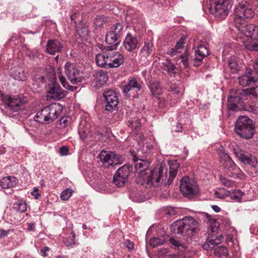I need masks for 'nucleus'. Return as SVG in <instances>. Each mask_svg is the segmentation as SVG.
<instances>
[{"instance_id": "f257e3e1", "label": "nucleus", "mask_w": 258, "mask_h": 258, "mask_svg": "<svg viewBox=\"0 0 258 258\" xmlns=\"http://www.w3.org/2000/svg\"><path fill=\"white\" fill-rule=\"evenodd\" d=\"M136 169L139 172L138 182L146 186H157L162 176L164 168L162 166L155 168L152 171L149 169L150 162L147 160L138 159L134 156Z\"/></svg>"}, {"instance_id": "f03ea898", "label": "nucleus", "mask_w": 258, "mask_h": 258, "mask_svg": "<svg viewBox=\"0 0 258 258\" xmlns=\"http://www.w3.org/2000/svg\"><path fill=\"white\" fill-rule=\"evenodd\" d=\"M171 228L172 231L186 238L191 237L200 230L199 222L190 216L175 221Z\"/></svg>"}, {"instance_id": "7ed1b4c3", "label": "nucleus", "mask_w": 258, "mask_h": 258, "mask_svg": "<svg viewBox=\"0 0 258 258\" xmlns=\"http://www.w3.org/2000/svg\"><path fill=\"white\" fill-rule=\"evenodd\" d=\"M3 101L5 106L4 113L9 117H14L24 109L27 101L24 97L19 95H6L3 97Z\"/></svg>"}, {"instance_id": "20e7f679", "label": "nucleus", "mask_w": 258, "mask_h": 258, "mask_svg": "<svg viewBox=\"0 0 258 258\" xmlns=\"http://www.w3.org/2000/svg\"><path fill=\"white\" fill-rule=\"evenodd\" d=\"M60 108L59 103H51L38 111L34 117V119L42 124L51 122L57 118Z\"/></svg>"}, {"instance_id": "39448f33", "label": "nucleus", "mask_w": 258, "mask_h": 258, "mask_svg": "<svg viewBox=\"0 0 258 258\" xmlns=\"http://www.w3.org/2000/svg\"><path fill=\"white\" fill-rule=\"evenodd\" d=\"M253 15V12L248 2L245 0L239 2L234 8L233 14V19L236 27L237 25H242L246 19L251 18Z\"/></svg>"}, {"instance_id": "423d86ee", "label": "nucleus", "mask_w": 258, "mask_h": 258, "mask_svg": "<svg viewBox=\"0 0 258 258\" xmlns=\"http://www.w3.org/2000/svg\"><path fill=\"white\" fill-rule=\"evenodd\" d=\"M207 6L210 13L220 20L227 17L230 8L228 0H208Z\"/></svg>"}, {"instance_id": "0eeeda50", "label": "nucleus", "mask_w": 258, "mask_h": 258, "mask_svg": "<svg viewBox=\"0 0 258 258\" xmlns=\"http://www.w3.org/2000/svg\"><path fill=\"white\" fill-rule=\"evenodd\" d=\"M254 128L253 121L246 116H240L235 123V132L240 137L246 139H250L253 137Z\"/></svg>"}, {"instance_id": "6e6552de", "label": "nucleus", "mask_w": 258, "mask_h": 258, "mask_svg": "<svg viewBox=\"0 0 258 258\" xmlns=\"http://www.w3.org/2000/svg\"><path fill=\"white\" fill-rule=\"evenodd\" d=\"M221 165L225 169L227 174L232 177H239L242 172L240 169L236 166L230 156L223 150L218 151Z\"/></svg>"}, {"instance_id": "1a4fd4ad", "label": "nucleus", "mask_w": 258, "mask_h": 258, "mask_svg": "<svg viewBox=\"0 0 258 258\" xmlns=\"http://www.w3.org/2000/svg\"><path fill=\"white\" fill-rule=\"evenodd\" d=\"M98 157L102 162L103 166L108 168L110 166L119 165L122 163L123 158L119 154H115L112 152L102 150L98 155Z\"/></svg>"}, {"instance_id": "9d476101", "label": "nucleus", "mask_w": 258, "mask_h": 258, "mask_svg": "<svg viewBox=\"0 0 258 258\" xmlns=\"http://www.w3.org/2000/svg\"><path fill=\"white\" fill-rule=\"evenodd\" d=\"M180 190L184 197H191L198 193L199 187L195 180L184 176L181 179Z\"/></svg>"}, {"instance_id": "9b49d317", "label": "nucleus", "mask_w": 258, "mask_h": 258, "mask_svg": "<svg viewBox=\"0 0 258 258\" xmlns=\"http://www.w3.org/2000/svg\"><path fill=\"white\" fill-rule=\"evenodd\" d=\"M64 70L65 73L72 84H76L82 81L83 76L77 64L68 62L65 64Z\"/></svg>"}, {"instance_id": "f8f14e48", "label": "nucleus", "mask_w": 258, "mask_h": 258, "mask_svg": "<svg viewBox=\"0 0 258 258\" xmlns=\"http://www.w3.org/2000/svg\"><path fill=\"white\" fill-rule=\"evenodd\" d=\"M103 97L106 105L105 109L107 111L116 110L118 104V97L116 92L112 90H108L104 92Z\"/></svg>"}, {"instance_id": "ddd939ff", "label": "nucleus", "mask_w": 258, "mask_h": 258, "mask_svg": "<svg viewBox=\"0 0 258 258\" xmlns=\"http://www.w3.org/2000/svg\"><path fill=\"white\" fill-rule=\"evenodd\" d=\"M48 96L52 99L60 100L66 96V91L62 89L60 86L56 83L55 77H53L50 80Z\"/></svg>"}, {"instance_id": "4468645a", "label": "nucleus", "mask_w": 258, "mask_h": 258, "mask_svg": "<svg viewBox=\"0 0 258 258\" xmlns=\"http://www.w3.org/2000/svg\"><path fill=\"white\" fill-rule=\"evenodd\" d=\"M130 172V169L128 166L124 165L119 168L113 176V183L119 187L123 186L128 179Z\"/></svg>"}, {"instance_id": "2eb2a0df", "label": "nucleus", "mask_w": 258, "mask_h": 258, "mask_svg": "<svg viewBox=\"0 0 258 258\" xmlns=\"http://www.w3.org/2000/svg\"><path fill=\"white\" fill-rule=\"evenodd\" d=\"M169 164L170 170L168 177L167 178V169L162 167L164 168V171L162 175V176L161 178L162 181H164V184L166 185H169L172 183L173 179L176 176L177 169L179 167V166L176 161H171L169 163Z\"/></svg>"}, {"instance_id": "dca6fc26", "label": "nucleus", "mask_w": 258, "mask_h": 258, "mask_svg": "<svg viewBox=\"0 0 258 258\" xmlns=\"http://www.w3.org/2000/svg\"><path fill=\"white\" fill-rule=\"evenodd\" d=\"M239 84L246 87L254 84L257 80L255 72L251 69H247L244 75L238 78Z\"/></svg>"}, {"instance_id": "f3484780", "label": "nucleus", "mask_w": 258, "mask_h": 258, "mask_svg": "<svg viewBox=\"0 0 258 258\" xmlns=\"http://www.w3.org/2000/svg\"><path fill=\"white\" fill-rule=\"evenodd\" d=\"M234 154L241 162L247 164L253 167H256L257 161L256 157L252 155H246L244 151L239 148L234 149Z\"/></svg>"}, {"instance_id": "a211bd4d", "label": "nucleus", "mask_w": 258, "mask_h": 258, "mask_svg": "<svg viewBox=\"0 0 258 258\" xmlns=\"http://www.w3.org/2000/svg\"><path fill=\"white\" fill-rule=\"evenodd\" d=\"M237 29L241 33L246 37L251 38L253 40L258 39V26L253 24H248L245 26H238Z\"/></svg>"}, {"instance_id": "6ab92c4d", "label": "nucleus", "mask_w": 258, "mask_h": 258, "mask_svg": "<svg viewBox=\"0 0 258 258\" xmlns=\"http://www.w3.org/2000/svg\"><path fill=\"white\" fill-rule=\"evenodd\" d=\"M242 90H237L236 92L233 95H231L227 99L228 106L229 109L236 110L239 106L242 105V96L244 95L242 92L239 93V91Z\"/></svg>"}, {"instance_id": "aec40b11", "label": "nucleus", "mask_w": 258, "mask_h": 258, "mask_svg": "<svg viewBox=\"0 0 258 258\" xmlns=\"http://www.w3.org/2000/svg\"><path fill=\"white\" fill-rule=\"evenodd\" d=\"M141 85L136 79L133 78L130 80L122 88V91L127 97L131 96L132 94L137 93L140 91Z\"/></svg>"}, {"instance_id": "412c9836", "label": "nucleus", "mask_w": 258, "mask_h": 258, "mask_svg": "<svg viewBox=\"0 0 258 258\" xmlns=\"http://www.w3.org/2000/svg\"><path fill=\"white\" fill-rule=\"evenodd\" d=\"M123 62L124 57L120 53L109 50L108 69L117 68L122 64Z\"/></svg>"}, {"instance_id": "4be33fe9", "label": "nucleus", "mask_w": 258, "mask_h": 258, "mask_svg": "<svg viewBox=\"0 0 258 258\" xmlns=\"http://www.w3.org/2000/svg\"><path fill=\"white\" fill-rule=\"evenodd\" d=\"M120 38L116 35L112 31L109 30L106 34L105 41L110 46L104 47L101 48L102 50L106 49L107 50H113L116 49L119 44V39Z\"/></svg>"}, {"instance_id": "5701e85b", "label": "nucleus", "mask_w": 258, "mask_h": 258, "mask_svg": "<svg viewBox=\"0 0 258 258\" xmlns=\"http://www.w3.org/2000/svg\"><path fill=\"white\" fill-rule=\"evenodd\" d=\"M208 54L209 52L206 47L203 45H199L195 50L194 65L196 67L199 66L202 63L203 58Z\"/></svg>"}, {"instance_id": "b1692460", "label": "nucleus", "mask_w": 258, "mask_h": 258, "mask_svg": "<svg viewBox=\"0 0 258 258\" xmlns=\"http://www.w3.org/2000/svg\"><path fill=\"white\" fill-rule=\"evenodd\" d=\"M63 47L62 44L58 40H48L46 45V51L50 54H54L55 53L60 52Z\"/></svg>"}, {"instance_id": "393cba45", "label": "nucleus", "mask_w": 258, "mask_h": 258, "mask_svg": "<svg viewBox=\"0 0 258 258\" xmlns=\"http://www.w3.org/2000/svg\"><path fill=\"white\" fill-rule=\"evenodd\" d=\"M123 44L125 49L127 51L131 52L137 48L138 41L136 37L131 35L130 33H127Z\"/></svg>"}, {"instance_id": "a878e982", "label": "nucleus", "mask_w": 258, "mask_h": 258, "mask_svg": "<svg viewBox=\"0 0 258 258\" xmlns=\"http://www.w3.org/2000/svg\"><path fill=\"white\" fill-rule=\"evenodd\" d=\"M18 183V180L15 176L4 177L0 180V186L5 189L15 187Z\"/></svg>"}, {"instance_id": "bb28decb", "label": "nucleus", "mask_w": 258, "mask_h": 258, "mask_svg": "<svg viewBox=\"0 0 258 258\" xmlns=\"http://www.w3.org/2000/svg\"><path fill=\"white\" fill-rule=\"evenodd\" d=\"M94 81L97 87H100L105 84L108 79V75L105 71H98L94 75Z\"/></svg>"}, {"instance_id": "cd10ccee", "label": "nucleus", "mask_w": 258, "mask_h": 258, "mask_svg": "<svg viewBox=\"0 0 258 258\" xmlns=\"http://www.w3.org/2000/svg\"><path fill=\"white\" fill-rule=\"evenodd\" d=\"M223 239V236L222 235H220L217 236L216 238L213 237L209 238L206 243L203 245V247L204 249L207 250H210L220 243Z\"/></svg>"}, {"instance_id": "c85d7f7f", "label": "nucleus", "mask_w": 258, "mask_h": 258, "mask_svg": "<svg viewBox=\"0 0 258 258\" xmlns=\"http://www.w3.org/2000/svg\"><path fill=\"white\" fill-rule=\"evenodd\" d=\"M109 60V51L99 53L96 56V61L97 66L108 69Z\"/></svg>"}, {"instance_id": "c756f323", "label": "nucleus", "mask_w": 258, "mask_h": 258, "mask_svg": "<svg viewBox=\"0 0 258 258\" xmlns=\"http://www.w3.org/2000/svg\"><path fill=\"white\" fill-rule=\"evenodd\" d=\"M215 255L219 258H228V252L225 246H218L214 249Z\"/></svg>"}, {"instance_id": "7c9ffc66", "label": "nucleus", "mask_w": 258, "mask_h": 258, "mask_svg": "<svg viewBox=\"0 0 258 258\" xmlns=\"http://www.w3.org/2000/svg\"><path fill=\"white\" fill-rule=\"evenodd\" d=\"M169 241L172 246L180 251H184L186 249V246L185 244L174 238H170Z\"/></svg>"}, {"instance_id": "2f4dec72", "label": "nucleus", "mask_w": 258, "mask_h": 258, "mask_svg": "<svg viewBox=\"0 0 258 258\" xmlns=\"http://www.w3.org/2000/svg\"><path fill=\"white\" fill-rule=\"evenodd\" d=\"M161 68L162 69L166 71L168 74L172 75L175 73L176 67L171 62L166 60L162 63Z\"/></svg>"}, {"instance_id": "473e14b6", "label": "nucleus", "mask_w": 258, "mask_h": 258, "mask_svg": "<svg viewBox=\"0 0 258 258\" xmlns=\"http://www.w3.org/2000/svg\"><path fill=\"white\" fill-rule=\"evenodd\" d=\"M153 44L150 41L145 42L141 49V52L144 55L149 56L153 51Z\"/></svg>"}, {"instance_id": "72a5a7b5", "label": "nucleus", "mask_w": 258, "mask_h": 258, "mask_svg": "<svg viewBox=\"0 0 258 258\" xmlns=\"http://www.w3.org/2000/svg\"><path fill=\"white\" fill-rule=\"evenodd\" d=\"M123 26L121 23H117L112 25L109 30L120 38L123 34Z\"/></svg>"}, {"instance_id": "f704fd0d", "label": "nucleus", "mask_w": 258, "mask_h": 258, "mask_svg": "<svg viewBox=\"0 0 258 258\" xmlns=\"http://www.w3.org/2000/svg\"><path fill=\"white\" fill-rule=\"evenodd\" d=\"M184 40L185 39L183 37H181L176 42L175 47L174 48H171L170 50L169 54L173 56L176 55V54L178 52V50L182 48L183 45L184 43Z\"/></svg>"}, {"instance_id": "c9c22d12", "label": "nucleus", "mask_w": 258, "mask_h": 258, "mask_svg": "<svg viewBox=\"0 0 258 258\" xmlns=\"http://www.w3.org/2000/svg\"><path fill=\"white\" fill-rule=\"evenodd\" d=\"M201 216L203 218L204 221L206 223H209L212 227L214 225V227H217V221L215 218H212L210 215L206 213H201Z\"/></svg>"}, {"instance_id": "e433bc0d", "label": "nucleus", "mask_w": 258, "mask_h": 258, "mask_svg": "<svg viewBox=\"0 0 258 258\" xmlns=\"http://www.w3.org/2000/svg\"><path fill=\"white\" fill-rule=\"evenodd\" d=\"M71 235H70V236H68L67 238H66L64 239L63 242H64V244L67 247H72L76 244V242H75L76 235L73 231H71Z\"/></svg>"}, {"instance_id": "4c0bfd02", "label": "nucleus", "mask_w": 258, "mask_h": 258, "mask_svg": "<svg viewBox=\"0 0 258 258\" xmlns=\"http://www.w3.org/2000/svg\"><path fill=\"white\" fill-rule=\"evenodd\" d=\"M228 66L232 73H236L239 70V66L234 58H231L228 60Z\"/></svg>"}, {"instance_id": "58836bf2", "label": "nucleus", "mask_w": 258, "mask_h": 258, "mask_svg": "<svg viewBox=\"0 0 258 258\" xmlns=\"http://www.w3.org/2000/svg\"><path fill=\"white\" fill-rule=\"evenodd\" d=\"M14 208L20 213H23L27 210V204L25 201H19L14 204Z\"/></svg>"}, {"instance_id": "ea45409f", "label": "nucleus", "mask_w": 258, "mask_h": 258, "mask_svg": "<svg viewBox=\"0 0 258 258\" xmlns=\"http://www.w3.org/2000/svg\"><path fill=\"white\" fill-rule=\"evenodd\" d=\"M220 181L222 185L228 188L233 187L236 185V183L234 181L227 179L221 176L220 177Z\"/></svg>"}, {"instance_id": "a19ab883", "label": "nucleus", "mask_w": 258, "mask_h": 258, "mask_svg": "<svg viewBox=\"0 0 258 258\" xmlns=\"http://www.w3.org/2000/svg\"><path fill=\"white\" fill-rule=\"evenodd\" d=\"M11 76L16 80L24 81L26 80V76L23 71H16L12 73Z\"/></svg>"}, {"instance_id": "79ce46f5", "label": "nucleus", "mask_w": 258, "mask_h": 258, "mask_svg": "<svg viewBox=\"0 0 258 258\" xmlns=\"http://www.w3.org/2000/svg\"><path fill=\"white\" fill-rule=\"evenodd\" d=\"M165 239L163 238L154 237L150 240V245L153 247L163 245L165 243Z\"/></svg>"}, {"instance_id": "37998d69", "label": "nucleus", "mask_w": 258, "mask_h": 258, "mask_svg": "<svg viewBox=\"0 0 258 258\" xmlns=\"http://www.w3.org/2000/svg\"><path fill=\"white\" fill-rule=\"evenodd\" d=\"M149 88L154 96L158 95L160 93V85L157 82H153L149 85Z\"/></svg>"}, {"instance_id": "c03bdc74", "label": "nucleus", "mask_w": 258, "mask_h": 258, "mask_svg": "<svg viewBox=\"0 0 258 258\" xmlns=\"http://www.w3.org/2000/svg\"><path fill=\"white\" fill-rule=\"evenodd\" d=\"M241 92H242L244 95H251L256 97L258 96V86L248 89L242 90V91H239V93L241 94Z\"/></svg>"}, {"instance_id": "a18cd8bd", "label": "nucleus", "mask_w": 258, "mask_h": 258, "mask_svg": "<svg viewBox=\"0 0 258 258\" xmlns=\"http://www.w3.org/2000/svg\"><path fill=\"white\" fill-rule=\"evenodd\" d=\"M59 81L63 87L69 90L74 91L77 89V87L70 85L63 76L59 77Z\"/></svg>"}, {"instance_id": "49530a36", "label": "nucleus", "mask_w": 258, "mask_h": 258, "mask_svg": "<svg viewBox=\"0 0 258 258\" xmlns=\"http://www.w3.org/2000/svg\"><path fill=\"white\" fill-rule=\"evenodd\" d=\"M107 18L104 16H98L94 19V23L96 27L102 26L107 21Z\"/></svg>"}, {"instance_id": "de8ad7c7", "label": "nucleus", "mask_w": 258, "mask_h": 258, "mask_svg": "<svg viewBox=\"0 0 258 258\" xmlns=\"http://www.w3.org/2000/svg\"><path fill=\"white\" fill-rule=\"evenodd\" d=\"M73 192V189L71 188H67L63 190L60 195V197L62 200L67 201L72 196Z\"/></svg>"}, {"instance_id": "09e8293b", "label": "nucleus", "mask_w": 258, "mask_h": 258, "mask_svg": "<svg viewBox=\"0 0 258 258\" xmlns=\"http://www.w3.org/2000/svg\"><path fill=\"white\" fill-rule=\"evenodd\" d=\"M170 90L173 94L177 95L178 96H181L183 94L184 89L182 87L174 85L170 87Z\"/></svg>"}, {"instance_id": "8fccbe9b", "label": "nucleus", "mask_w": 258, "mask_h": 258, "mask_svg": "<svg viewBox=\"0 0 258 258\" xmlns=\"http://www.w3.org/2000/svg\"><path fill=\"white\" fill-rule=\"evenodd\" d=\"M243 195V192L241 190H234V193L231 195V197L237 201H240Z\"/></svg>"}, {"instance_id": "3c124183", "label": "nucleus", "mask_w": 258, "mask_h": 258, "mask_svg": "<svg viewBox=\"0 0 258 258\" xmlns=\"http://www.w3.org/2000/svg\"><path fill=\"white\" fill-rule=\"evenodd\" d=\"M180 58L183 65L185 68H187L188 67V58L186 55H180Z\"/></svg>"}, {"instance_id": "603ef678", "label": "nucleus", "mask_w": 258, "mask_h": 258, "mask_svg": "<svg viewBox=\"0 0 258 258\" xmlns=\"http://www.w3.org/2000/svg\"><path fill=\"white\" fill-rule=\"evenodd\" d=\"M53 76L54 77H55V75H54V73L51 74L50 77H49L47 76H41V77L39 79L42 83H44V82H46L47 80H48L49 82H50L51 83L50 80L53 77Z\"/></svg>"}, {"instance_id": "864d4df0", "label": "nucleus", "mask_w": 258, "mask_h": 258, "mask_svg": "<svg viewBox=\"0 0 258 258\" xmlns=\"http://www.w3.org/2000/svg\"><path fill=\"white\" fill-rule=\"evenodd\" d=\"M50 248L48 247L44 246L40 250V254L43 257H46L48 256L47 252L49 251Z\"/></svg>"}, {"instance_id": "5fc2aeb1", "label": "nucleus", "mask_w": 258, "mask_h": 258, "mask_svg": "<svg viewBox=\"0 0 258 258\" xmlns=\"http://www.w3.org/2000/svg\"><path fill=\"white\" fill-rule=\"evenodd\" d=\"M68 148L66 146H62L59 149V153L61 155H67L68 154Z\"/></svg>"}, {"instance_id": "6e6d98bb", "label": "nucleus", "mask_w": 258, "mask_h": 258, "mask_svg": "<svg viewBox=\"0 0 258 258\" xmlns=\"http://www.w3.org/2000/svg\"><path fill=\"white\" fill-rule=\"evenodd\" d=\"M70 121V118L69 117H63L61 118L60 122V124L63 125L64 126H66Z\"/></svg>"}, {"instance_id": "4d7b16f0", "label": "nucleus", "mask_w": 258, "mask_h": 258, "mask_svg": "<svg viewBox=\"0 0 258 258\" xmlns=\"http://www.w3.org/2000/svg\"><path fill=\"white\" fill-rule=\"evenodd\" d=\"M31 194L35 199H38L40 197V195L38 192V189L36 187L34 188L33 190L31 192Z\"/></svg>"}, {"instance_id": "13d9d810", "label": "nucleus", "mask_w": 258, "mask_h": 258, "mask_svg": "<svg viewBox=\"0 0 258 258\" xmlns=\"http://www.w3.org/2000/svg\"><path fill=\"white\" fill-rule=\"evenodd\" d=\"M125 245L130 250H133L134 248V243L130 240L126 241Z\"/></svg>"}, {"instance_id": "bf43d9fd", "label": "nucleus", "mask_w": 258, "mask_h": 258, "mask_svg": "<svg viewBox=\"0 0 258 258\" xmlns=\"http://www.w3.org/2000/svg\"><path fill=\"white\" fill-rule=\"evenodd\" d=\"M27 230L29 231H34L35 230V225L34 223H28Z\"/></svg>"}, {"instance_id": "052dcab7", "label": "nucleus", "mask_w": 258, "mask_h": 258, "mask_svg": "<svg viewBox=\"0 0 258 258\" xmlns=\"http://www.w3.org/2000/svg\"><path fill=\"white\" fill-rule=\"evenodd\" d=\"M79 133L80 135V138L82 140H84L86 139V137H87L86 133L84 130H80L79 131Z\"/></svg>"}, {"instance_id": "680f3d73", "label": "nucleus", "mask_w": 258, "mask_h": 258, "mask_svg": "<svg viewBox=\"0 0 258 258\" xmlns=\"http://www.w3.org/2000/svg\"><path fill=\"white\" fill-rule=\"evenodd\" d=\"M182 130V126L180 123H177L175 126L174 131L175 132H181Z\"/></svg>"}, {"instance_id": "e2e57ef3", "label": "nucleus", "mask_w": 258, "mask_h": 258, "mask_svg": "<svg viewBox=\"0 0 258 258\" xmlns=\"http://www.w3.org/2000/svg\"><path fill=\"white\" fill-rule=\"evenodd\" d=\"M0 231L1 232L0 236L2 237H5L7 236L9 234V230L6 231L4 229H0Z\"/></svg>"}, {"instance_id": "0e129e2a", "label": "nucleus", "mask_w": 258, "mask_h": 258, "mask_svg": "<svg viewBox=\"0 0 258 258\" xmlns=\"http://www.w3.org/2000/svg\"><path fill=\"white\" fill-rule=\"evenodd\" d=\"M212 208L216 213L219 212L221 210L220 208L217 205H213Z\"/></svg>"}, {"instance_id": "69168bd1", "label": "nucleus", "mask_w": 258, "mask_h": 258, "mask_svg": "<svg viewBox=\"0 0 258 258\" xmlns=\"http://www.w3.org/2000/svg\"><path fill=\"white\" fill-rule=\"evenodd\" d=\"M255 71L258 73V58L256 59L255 62L253 66Z\"/></svg>"}, {"instance_id": "338daca9", "label": "nucleus", "mask_w": 258, "mask_h": 258, "mask_svg": "<svg viewBox=\"0 0 258 258\" xmlns=\"http://www.w3.org/2000/svg\"><path fill=\"white\" fill-rule=\"evenodd\" d=\"M252 47V50L254 51H258V43L253 44Z\"/></svg>"}, {"instance_id": "774afa93", "label": "nucleus", "mask_w": 258, "mask_h": 258, "mask_svg": "<svg viewBox=\"0 0 258 258\" xmlns=\"http://www.w3.org/2000/svg\"><path fill=\"white\" fill-rule=\"evenodd\" d=\"M77 17V14L76 13L73 14L71 15V19L72 21H75Z\"/></svg>"}]
</instances>
